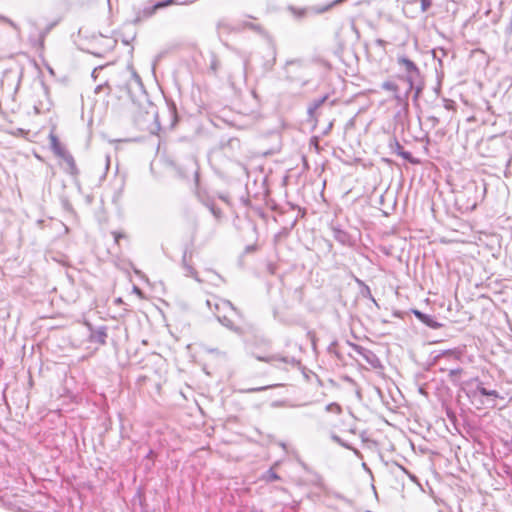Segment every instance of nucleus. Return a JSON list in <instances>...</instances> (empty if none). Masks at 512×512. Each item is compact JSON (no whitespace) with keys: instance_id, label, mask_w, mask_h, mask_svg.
<instances>
[{"instance_id":"f257e3e1","label":"nucleus","mask_w":512,"mask_h":512,"mask_svg":"<svg viewBox=\"0 0 512 512\" xmlns=\"http://www.w3.org/2000/svg\"><path fill=\"white\" fill-rule=\"evenodd\" d=\"M397 64L405 74L404 76L400 77V79L409 84V90H414L413 98L416 101L424 89V82L422 80L419 68L405 55L397 57Z\"/></svg>"},{"instance_id":"f03ea898","label":"nucleus","mask_w":512,"mask_h":512,"mask_svg":"<svg viewBox=\"0 0 512 512\" xmlns=\"http://www.w3.org/2000/svg\"><path fill=\"white\" fill-rule=\"evenodd\" d=\"M206 304L223 326L233 331L237 330V327L235 326L234 322L228 317V315L222 313V311L229 309L235 312L236 314L240 315V311L230 301L213 297L211 299H208L206 301Z\"/></svg>"},{"instance_id":"7ed1b4c3","label":"nucleus","mask_w":512,"mask_h":512,"mask_svg":"<svg viewBox=\"0 0 512 512\" xmlns=\"http://www.w3.org/2000/svg\"><path fill=\"white\" fill-rule=\"evenodd\" d=\"M276 46L273 42L267 41L257 52V58L260 61L261 67L264 72H269L273 69L276 63Z\"/></svg>"},{"instance_id":"20e7f679","label":"nucleus","mask_w":512,"mask_h":512,"mask_svg":"<svg viewBox=\"0 0 512 512\" xmlns=\"http://www.w3.org/2000/svg\"><path fill=\"white\" fill-rule=\"evenodd\" d=\"M353 351L360 355L372 368H381L382 363L379 357L370 349L361 345L351 344Z\"/></svg>"},{"instance_id":"39448f33","label":"nucleus","mask_w":512,"mask_h":512,"mask_svg":"<svg viewBox=\"0 0 512 512\" xmlns=\"http://www.w3.org/2000/svg\"><path fill=\"white\" fill-rule=\"evenodd\" d=\"M87 326L90 331V335H89L90 342L98 343L100 345H105L106 339L108 337L107 327L100 326L98 328H93V326L91 324H87Z\"/></svg>"},{"instance_id":"423d86ee","label":"nucleus","mask_w":512,"mask_h":512,"mask_svg":"<svg viewBox=\"0 0 512 512\" xmlns=\"http://www.w3.org/2000/svg\"><path fill=\"white\" fill-rule=\"evenodd\" d=\"M389 147L394 153L401 156L403 159L409 161L410 163H412V164L419 163L418 160H416L412 157V154L410 152L403 150L402 145L399 143V141L395 137L390 139Z\"/></svg>"},{"instance_id":"0eeeda50","label":"nucleus","mask_w":512,"mask_h":512,"mask_svg":"<svg viewBox=\"0 0 512 512\" xmlns=\"http://www.w3.org/2000/svg\"><path fill=\"white\" fill-rule=\"evenodd\" d=\"M60 158L65 163L64 171L70 176L76 178L79 175V169L72 154L67 151Z\"/></svg>"},{"instance_id":"6e6552de","label":"nucleus","mask_w":512,"mask_h":512,"mask_svg":"<svg viewBox=\"0 0 512 512\" xmlns=\"http://www.w3.org/2000/svg\"><path fill=\"white\" fill-rule=\"evenodd\" d=\"M149 108L150 109L145 112L143 119H137V123L142 129L149 128V124H152L157 120L158 112L156 107L150 105Z\"/></svg>"},{"instance_id":"1a4fd4ad","label":"nucleus","mask_w":512,"mask_h":512,"mask_svg":"<svg viewBox=\"0 0 512 512\" xmlns=\"http://www.w3.org/2000/svg\"><path fill=\"white\" fill-rule=\"evenodd\" d=\"M412 312L418 320H420L423 324L427 325L430 328L438 329L442 326L431 315L425 314L416 309L413 310Z\"/></svg>"},{"instance_id":"9d476101","label":"nucleus","mask_w":512,"mask_h":512,"mask_svg":"<svg viewBox=\"0 0 512 512\" xmlns=\"http://www.w3.org/2000/svg\"><path fill=\"white\" fill-rule=\"evenodd\" d=\"M49 141L50 148L57 157L60 158L64 153L68 151L65 146L61 144L58 137L53 132L49 134Z\"/></svg>"},{"instance_id":"9b49d317","label":"nucleus","mask_w":512,"mask_h":512,"mask_svg":"<svg viewBox=\"0 0 512 512\" xmlns=\"http://www.w3.org/2000/svg\"><path fill=\"white\" fill-rule=\"evenodd\" d=\"M412 91L413 90H409V84H407V89L404 92H401L399 89L397 93L393 94V99L396 101L398 106L406 109L408 107V97Z\"/></svg>"},{"instance_id":"f8f14e48","label":"nucleus","mask_w":512,"mask_h":512,"mask_svg":"<svg viewBox=\"0 0 512 512\" xmlns=\"http://www.w3.org/2000/svg\"><path fill=\"white\" fill-rule=\"evenodd\" d=\"M477 393L481 394L482 396L503 399L496 390H488L485 387H483L482 383H479L476 387V390L471 393H468L467 395L475 397Z\"/></svg>"},{"instance_id":"ddd939ff","label":"nucleus","mask_w":512,"mask_h":512,"mask_svg":"<svg viewBox=\"0 0 512 512\" xmlns=\"http://www.w3.org/2000/svg\"><path fill=\"white\" fill-rule=\"evenodd\" d=\"M332 233H333L334 239L336 241H338L339 243L345 245L350 242V235L346 231L341 229L340 227L333 226Z\"/></svg>"},{"instance_id":"4468645a","label":"nucleus","mask_w":512,"mask_h":512,"mask_svg":"<svg viewBox=\"0 0 512 512\" xmlns=\"http://www.w3.org/2000/svg\"><path fill=\"white\" fill-rule=\"evenodd\" d=\"M328 99V95H324L322 96L321 98H318V99H314L308 106V115L310 118H314L315 117V112L317 111L318 108H320L325 102L326 100Z\"/></svg>"},{"instance_id":"2eb2a0df","label":"nucleus","mask_w":512,"mask_h":512,"mask_svg":"<svg viewBox=\"0 0 512 512\" xmlns=\"http://www.w3.org/2000/svg\"><path fill=\"white\" fill-rule=\"evenodd\" d=\"M221 67V61L219 60V58L217 57V55L213 52L210 53V56H209V72L216 76L218 74V71Z\"/></svg>"},{"instance_id":"dca6fc26","label":"nucleus","mask_w":512,"mask_h":512,"mask_svg":"<svg viewBox=\"0 0 512 512\" xmlns=\"http://www.w3.org/2000/svg\"><path fill=\"white\" fill-rule=\"evenodd\" d=\"M238 30L240 29H249V30H252L258 34H262L264 32V29L261 25L259 24H256L254 22H251V21H242L238 24Z\"/></svg>"},{"instance_id":"f3484780","label":"nucleus","mask_w":512,"mask_h":512,"mask_svg":"<svg viewBox=\"0 0 512 512\" xmlns=\"http://www.w3.org/2000/svg\"><path fill=\"white\" fill-rule=\"evenodd\" d=\"M257 359L259 361L263 362H270L272 360H278L287 364L296 365L298 364V361L294 357H279V356H272V357H260L258 356Z\"/></svg>"},{"instance_id":"a211bd4d","label":"nucleus","mask_w":512,"mask_h":512,"mask_svg":"<svg viewBox=\"0 0 512 512\" xmlns=\"http://www.w3.org/2000/svg\"><path fill=\"white\" fill-rule=\"evenodd\" d=\"M311 474V477L308 479V483H310L311 485L325 491L326 490V486H325V483H324V479L321 475H319L318 473H310Z\"/></svg>"},{"instance_id":"6ab92c4d","label":"nucleus","mask_w":512,"mask_h":512,"mask_svg":"<svg viewBox=\"0 0 512 512\" xmlns=\"http://www.w3.org/2000/svg\"><path fill=\"white\" fill-rule=\"evenodd\" d=\"M462 373H463L462 368H454V369L449 370V373H448L449 381H451L454 384H458Z\"/></svg>"},{"instance_id":"aec40b11","label":"nucleus","mask_w":512,"mask_h":512,"mask_svg":"<svg viewBox=\"0 0 512 512\" xmlns=\"http://www.w3.org/2000/svg\"><path fill=\"white\" fill-rule=\"evenodd\" d=\"M206 206L208 207L210 212L213 214V216L217 220H220L222 218V216H223L222 210L220 208H218L214 203H212V202L206 203Z\"/></svg>"},{"instance_id":"412c9836","label":"nucleus","mask_w":512,"mask_h":512,"mask_svg":"<svg viewBox=\"0 0 512 512\" xmlns=\"http://www.w3.org/2000/svg\"><path fill=\"white\" fill-rule=\"evenodd\" d=\"M262 479L265 480L266 482H273L279 480L280 476L273 470V468H270L268 471L265 472Z\"/></svg>"},{"instance_id":"4be33fe9","label":"nucleus","mask_w":512,"mask_h":512,"mask_svg":"<svg viewBox=\"0 0 512 512\" xmlns=\"http://www.w3.org/2000/svg\"><path fill=\"white\" fill-rule=\"evenodd\" d=\"M381 87L382 89L390 91L393 94L397 93V91L399 90L398 85L393 81H385L382 83Z\"/></svg>"},{"instance_id":"5701e85b","label":"nucleus","mask_w":512,"mask_h":512,"mask_svg":"<svg viewBox=\"0 0 512 512\" xmlns=\"http://www.w3.org/2000/svg\"><path fill=\"white\" fill-rule=\"evenodd\" d=\"M0 24L9 25L17 32L20 30L19 26L13 20L2 14H0Z\"/></svg>"},{"instance_id":"b1692460","label":"nucleus","mask_w":512,"mask_h":512,"mask_svg":"<svg viewBox=\"0 0 512 512\" xmlns=\"http://www.w3.org/2000/svg\"><path fill=\"white\" fill-rule=\"evenodd\" d=\"M326 411L330 413L340 414L342 412V408L337 403H330L326 406Z\"/></svg>"},{"instance_id":"393cba45","label":"nucleus","mask_w":512,"mask_h":512,"mask_svg":"<svg viewBox=\"0 0 512 512\" xmlns=\"http://www.w3.org/2000/svg\"><path fill=\"white\" fill-rule=\"evenodd\" d=\"M194 0H168L167 2H163V3H158L155 7L158 8V7H164L166 6L168 3H175V4H179V5H183V4H187V3H192Z\"/></svg>"},{"instance_id":"a878e982","label":"nucleus","mask_w":512,"mask_h":512,"mask_svg":"<svg viewBox=\"0 0 512 512\" xmlns=\"http://www.w3.org/2000/svg\"><path fill=\"white\" fill-rule=\"evenodd\" d=\"M270 386H261V387H252V388H244L240 389L239 391L241 393H254V392H261L266 389H268Z\"/></svg>"},{"instance_id":"bb28decb","label":"nucleus","mask_w":512,"mask_h":512,"mask_svg":"<svg viewBox=\"0 0 512 512\" xmlns=\"http://www.w3.org/2000/svg\"><path fill=\"white\" fill-rule=\"evenodd\" d=\"M101 39H102V41L105 42V46L107 47L108 50H112L116 46L117 41L113 38L102 37Z\"/></svg>"},{"instance_id":"cd10ccee","label":"nucleus","mask_w":512,"mask_h":512,"mask_svg":"<svg viewBox=\"0 0 512 512\" xmlns=\"http://www.w3.org/2000/svg\"><path fill=\"white\" fill-rule=\"evenodd\" d=\"M111 234L113 235L114 242L116 245H119L120 239L127 238V235L121 231H112Z\"/></svg>"},{"instance_id":"c85d7f7f","label":"nucleus","mask_w":512,"mask_h":512,"mask_svg":"<svg viewBox=\"0 0 512 512\" xmlns=\"http://www.w3.org/2000/svg\"><path fill=\"white\" fill-rule=\"evenodd\" d=\"M184 269H185L186 274L188 276H191V277H193V278L198 280L197 272L195 271V269L191 265L187 264L185 261H184Z\"/></svg>"},{"instance_id":"c756f323","label":"nucleus","mask_w":512,"mask_h":512,"mask_svg":"<svg viewBox=\"0 0 512 512\" xmlns=\"http://www.w3.org/2000/svg\"><path fill=\"white\" fill-rule=\"evenodd\" d=\"M49 109H50L49 106L44 107V105L42 103H40L38 105L37 104L34 105V111L36 114H42L45 111H49Z\"/></svg>"},{"instance_id":"7c9ffc66","label":"nucleus","mask_w":512,"mask_h":512,"mask_svg":"<svg viewBox=\"0 0 512 512\" xmlns=\"http://www.w3.org/2000/svg\"><path fill=\"white\" fill-rule=\"evenodd\" d=\"M421 2V11L426 12L432 6V0H420Z\"/></svg>"},{"instance_id":"2f4dec72","label":"nucleus","mask_w":512,"mask_h":512,"mask_svg":"<svg viewBox=\"0 0 512 512\" xmlns=\"http://www.w3.org/2000/svg\"><path fill=\"white\" fill-rule=\"evenodd\" d=\"M104 89H107V90H108V91H107V93H108V94H109V93H110V91H111V89H110V87L108 86V84H107V83H105V84L98 85V86L95 88V93H96V94H99V93H100L101 91H103Z\"/></svg>"},{"instance_id":"473e14b6","label":"nucleus","mask_w":512,"mask_h":512,"mask_svg":"<svg viewBox=\"0 0 512 512\" xmlns=\"http://www.w3.org/2000/svg\"><path fill=\"white\" fill-rule=\"evenodd\" d=\"M332 439H333L336 443L340 444L341 446H343V447H345V448H350L346 443H344V442L342 441V439H341L339 436H337V435H333V436H332Z\"/></svg>"},{"instance_id":"72a5a7b5","label":"nucleus","mask_w":512,"mask_h":512,"mask_svg":"<svg viewBox=\"0 0 512 512\" xmlns=\"http://www.w3.org/2000/svg\"><path fill=\"white\" fill-rule=\"evenodd\" d=\"M427 120L432 124L433 127L439 124V119L435 116H429Z\"/></svg>"},{"instance_id":"f704fd0d","label":"nucleus","mask_w":512,"mask_h":512,"mask_svg":"<svg viewBox=\"0 0 512 512\" xmlns=\"http://www.w3.org/2000/svg\"><path fill=\"white\" fill-rule=\"evenodd\" d=\"M132 76L134 78V80L138 83H140V77L137 75V73L135 71L132 72Z\"/></svg>"},{"instance_id":"c9c22d12","label":"nucleus","mask_w":512,"mask_h":512,"mask_svg":"<svg viewBox=\"0 0 512 512\" xmlns=\"http://www.w3.org/2000/svg\"><path fill=\"white\" fill-rule=\"evenodd\" d=\"M376 43H377L379 46H384L386 42H385L384 40H382V39H377V40H376Z\"/></svg>"},{"instance_id":"e433bc0d","label":"nucleus","mask_w":512,"mask_h":512,"mask_svg":"<svg viewBox=\"0 0 512 512\" xmlns=\"http://www.w3.org/2000/svg\"><path fill=\"white\" fill-rule=\"evenodd\" d=\"M99 69H102V67H98V68H95L92 72V76L95 78L96 77V72L99 70Z\"/></svg>"},{"instance_id":"4c0bfd02","label":"nucleus","mask_w":512,"mask_h":512,"mask_svg":"<svg viewBox=\"0 0 512 512\" xmlns=\"http://www.w3.org/2000/svg\"><path fill=\"white\" fill-rule=\"evenodd\" d=\"M135 293H141L140 289L137 287H134Z\"/></svg>"},{"instance_id":"58836bf2","label":"nucleus","mask_w":512,"mask_h":512,"mask_svg":"<svg viewBox=\"0 0 512 512\" xmlns=\"http://www.w3.org/2000/svg\"><path fill=\"white\" fill-rule=\"evenodd\" d=\"M40 46L43 47L44 46V40L42 39L41 42H40Z\"/></svg>"},{"instance_id":"ea45409f","label":"nucleus","mask_w":512,"mask_h":512,"mask_svg":"<svg viewBox=\"0 0 512 512\" xmlns=\"http://www.w3.org/2000/svg\"><path fill=\"white\" fill-rule=\"evenodd\" d=\"M244 65H245V67H247V65H248V60H245Z\"/></svg>"}]
</instances>
